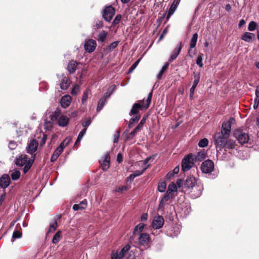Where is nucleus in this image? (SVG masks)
Here are the masks:
<instances>
[{"instance_id":"obj_47","label":"nucleus","mask_w":259,"mask_h":259,"mask_svg":"<svg viewBox=\"0 0 259 259\" xmlns=\"http://www.w3.org/2000/svg\"><path fill=\"white\" fill-rule=\"evenodd\" d=\"M22 234L21 230H16L14 231L12 237L14 239L20 238L22 237Z\"/></svg>"},{"instance_id":"obj_5","label":"nucleus","mask_w":259,"mask_h":259,"mask_svg":"<svg viewBox=\"0 0 259 259\" xmlns=\"http://www.w3.org/2000/svg\"><path fill=\"white\" fill-rule=\"evenodd\" d=\"M235 121L234 118L231 117L229 120L224 121L222 123L221 131L219 133H222L225 137H229L231 133V124Z\"/></svg>"},{"instance_id":"obj_32","label":"nucleus","mask_w":259,"mask_h":259,"mask_svg":"<svg viewBox=\"0 0 259 259\" xmlns=\"http://www.w3.org/2000/svg\"><path fill=\"white\" fill-rule=\"evenodd\" d=\"M61 234H62V232L60 230L58 231L56 233V234L54 235V236L53 238V240H52V242L54 244H57L59 242V241L60 240L61 238Z\"/></svg>"},{"instance_id":"obj_13","label":"nucleus","mask_w":259,"mask_h":259,"mask_svg":"<svg viewBox=\"0 0 259 259\" xmlns=\"http://www.w3.org/2000/svg\"><path fill=\"white\" fill-rule=\"evenodd\" d=\"M38 143L35 139L31 140L28 144L27 147V152L32 155L33 153L36 151L38 147Z\"/></svg>"},{"instance_id":"obj_2","label":"nucleus","mask_w":259,"mask_h":259,"mask_svg":"<svg viewBox=\"0 0 259 259\" xmlns=\"http://www.w3.org/2000/svg\"><path fill=\"white\" fill-rule=\"evenodd\" d=\"M194 154L190 153L185 156L182 160V170L184 171H187L190 169L195 163L193 158Z\"/></svg>"},{"instance_id":"obj_21","label":"nucleus","mask_w":259,"mask_h":259,"mask_svg":"<svg viewBox=\"0 0 259 259\" xmlns=\"http://www.w3.org/2000/svg\"><path fill=\"white\" fill-rule=\"evenodd\" d=\"M237 144L236 141L232 139H227L225 143V146L224 148L225 151H227V150L234 149L236 148Z\"/></svg>"},{"instance_id":"obj_44","label":"nucleus","mask_w":259,"mask_h":259,"mask_svg":"<svg viewBox=\"0 0 259 259\" xmlns=\"http://www.w3.org/2000/svg\"><path fill=\"white\" fill-rule=\"evenodd\" d=\"M145 227V225L143 223H140L138 225H137L134 230L133 233L134 234H136L137 231H139L140 232H142Z\"/></svg>"},{"instance_id":"obj_1","label":"nucleus","mask_w":259,"mask_h":259,"mask_svg":"<svg viewBox=\"0 0 259 259\" xmlns=\"http://www.w3.org/2000/svg\"><path fill=\"white\" fill-rule=\"evenodd\" d=\"M153 93L152 91L149 93L148 97L145 101L146 104H144V100H139L138 103H136L133 105L132 108L130 112V115H135L137 116L140 114V110H143L144 109H147L150 105L151 102V99L152 97Z\"/></svg>"},{"instance_id":"obj_61","label":"nucleus","mask_w":259,"mask_h":259,"mask_svg":"<svg viewBox=\"0 0 259 259\" xmlns=\"http://www.w3.org/2000/svg\"><path fill=\"white\" fill-rule=\"evenodd\" d=\"M143 125L144 124L140 122L139 124L134 129L138 133L142 130Z\"/></svg>"},{"instance_id":"obj_53","label":"nucleus","mask_w":259,"mask_h":259,"mask_svg":"<svg viewBox=\"0 0 259 259\" xmlns=\"http://www.w3.org/2000/svg\"><path fill=\"white\" fill-rule=\"evenodd\" d=\"M87 131V128H84L83 130H82L80 133H79L78 135V141H81L83 136L85 134Z\"/></svg>"},{"instance_id":"obj_34","label":"nucleus","mask_w":259,"mask_h":259,"mask_svg":"<svg viewBox=\"0 0 259 259\" xmlns=\"http://www.w3.org/2000/svg\"><path fill=\"white\" fill-rule=\"evenodd\" d=\"M106 99L104 97L102 98L98 102V106L97 107V111L99 112L103 108L106 102Z\"/></svg>"},{"instance_id":"obj_25","label":"nucleus","mask_w":259,"mask_h":259,"mask_svg":"<svg viewBox=\"0 0 259 259\" xmlns=\"http://www.w3.org/2000/svg\"><path fill=\"white\" fill-rule=\"evenodd\" d=\"M70 81L66 76H63L60 82V88L61 90H67L70 86Z\"/></svg>"},{"instance_id":"obj_17","label":"nucleus","mask_w":259,"mask_h":259,"mask_svg":"<svg viewBox=\"0 0 259 259\" xmlns=\"http://www.w3.org/2000/svg\"><path fill=\"white\" fill-rule=\"evenodd\" d=\"M180 0H174L172 4L171 5L168 14L166 16V20H168L170 16L174 13L176 10L178 6L180 3Z\"/></svg>"},{"instance_id":"obj_60","label":"nucleus","mask_w":259,"mask_h":259,"mask_svg":"<svg viewBox=\"0 0 259 259\" xmlns=\"http://www.w3.org/2000/svg\"><path fill=\"white\" fill-rule=\"evenodd\" d=\"M79 90V87L77 85H76L74 87L71 91V94L72 95H76L77 94V92Z\"/></svg>"},{"instance_id":"obj_57","label":"nucleus","mask_w":259,"mask_h":259,"mask_svg":"<svg viewBox=\"0 0 259 259\" xmlns=\"http://www.w3.org/2000/svg\"><path fill=\"white\" fill-rule=\"evenodd\" d=\"M180 171V167H179V166H176L173 170V171H172V173L170 174V173H168V175H169V178L171 177V176H173L175 174H177L179 173Z\"/></svg>"},{"instance_id":"obj_40","label":"nucleus","mask_w":259,"mask_h":259,"mask_svg":"<svg viewBox=\"0 0 259 259\" xmlns=\"http://www.w3.org/2000/svg\"><path fill=\"white\" fill-rule=\"evenodd\" d=\"M150 166V164H148L147 166H146L144 168H143L142 170H135L133 173V175H134V177L136 178L137 177L140 176L142 175L145 171L146 170L149 168Z\"/></svg>"},{"instance_id":"obj_45","label":"nucleus","mask_w":259,"mask_h":259,"mask_svg":"<svg viewBox=\"0 0 259 259\" xmlns=\"http://www.w3.org/2000/svg\"><path fill=\"white\" fill-rule=\"evenodd\" d=\"M137 133L138 132L134 129L131 133L128 134V136H126V137L125 138V142L132 140Z\"/></svg>"},{"instance_id":"obj_23","label":"nucleus","mask_w":259,"mask_h":259,"mask_svg":"<svg viewBox=\"0 0 259 259\" xmlns=\"http://www.w3.org/2000/svg\"><path fill=\"white\" fill-rule=\"evenodd\" d=\"M27 156L21 155L15 160V164L19 166H22L24 165L28 161Z\"/></svg>"},{"instance_id":"obj_46","label":"nucleus","mask_w":259,"mask_h":259,"mask_svg":"<svg viewBox=\"0 0 259 259\" xmlns=\"http://www.w3.org/2000/svg\"><path fill=\"white\" fill-rule=\"evenodd\" d=\"M208 140L206 138H203L202 139H201L199 143H198V146L200 147H206L208 145Z\"/></svg>"},{"instance_id":"obj_52","label":"nucleus","mask_w":259,"mask_h":259,"mask_svg":"<svg viewBox=\"0 0 259 259\" xmlns=\"http://www.w3.org/2000/svg\"><path fill=\"white\" fill-rule=\"evenodd\" d=\"M45 128L47 130H51L53 126V124L51 121H47L45 123Z\"/></svg>"},{"instance_id":"obj_14","label":"nucleus","mask_w":259,"mask_h":259,"mask_svg":"<svg viewBox=\"0 0 259 259\" xmlns=\"http://www.w3.org/2000/svg\"><path fill=\"white\" fill-rule=\"evenodd\" d=\"M197 180L193 176L188 177L184 182L185 187H187L189 189L193 188L196 184Z\"/></svg>"},{"instance_id":"obj_8","label":"nucleus","mask_w":259,"mask_h":259,"mask_svg":"<svg viewBox=\"0 0 259 259\" xmlns=\"http://www.w3.org/2000/svg\"><path fill=\"white\" fill-rule=\"evenodd\" d=\"M97 47L96 41L93 39H89L85 41L84 48L88 53H92L95 51Z\"/></svg>"},{"instance_id":"obj_26","label":"nucleus","mask_w":259,"mask_h":259,"mask_svg":"<svg viewBox=\"0 0 259 259\" xmlns=\"http://www.w3.org/2000/svg\"><path fill=\"white\" fill-rule=\"evenodd\" d=\"M35 158V154H34L33 155L31 156V159H29L25 164V166L23 168V172L24 174H26L28 172V171L30 169L32 165V164Z\"/></svg>"},{"instance_id":"obj_37","label":"nucleus","mask_w":259,"mask_h":259,"mask_svg":"<svg viewBox=\"0 0 259 259\" xmlns=\"http://www.w3.org/2000/svg\"><path fill=\"white\" fill-rule=\"evenodd\" d=\"M175 194L170 193L169 191H167L164 195L163 197L161 198L163 200L167 201L170 199H172L174 198Z\"/></svg>"},{"instance_id":"obj_48","label":"nucleus","mask_w":259,"mask_h":259,"mask_svg":"<svg viewBox=\"0 0 259 259\" xmlns=\"http://www.w3.org/2000/svg\"><path fill=\"white\" fill-rule=\"evenodd\" d=\"M257 26V23L254 21H251L249 22L248 26V29L249 31H254Z\"/></svg>"},{"instance_id":"obj_39","label":"nucleus","mask_w":259,"mask_h":259,"mask_svg":"<svg viewBox=\"0 0 259 259\" xmlns=\"http://www.w3.org/2000/svg\"><path fill=\"white\" fill-rule=\"evenodd\" d=\"M115 89V85H113L111 86L110 87H109L105 95L104 96V97L106 99H108V98H110L111 95L112 94V93L113 92Z\"/></svg>"},{"instance_id":"obj_27","label":"nucleus","mask_w":259,"mask_h":259,"mask_svg":"<svg viewBox=\"0 0 259 259\" xmlns=\"http://www.w3.org/2000/svg\"><path fill=\"white\" fill-rule=\"evenodd\" d=\"M69 118L65 115H61L58 120V124L60 126L64 127L67 125Z\"/></svg>"},{"instance_id":"obj_3","label":"nucleus","mask_w":259,"mask_h":259,"mask_svg":"<svg viewBox=\"0 0 259 259\" xmlns=\"http://www.w3.org/2000/svg\"><path fill=\"white\" fill-rule=\"evenodd\" d=\"M213 138L216 148L222 150L225 146L226 141H227L229 137H225L222 133H216Z\"/></svg>"},{"instance_id":"obj_18","label":"nucleus","mask_w":259,"mask_h":259,"mask_svg":"<svg viewBox=\"0 0 259 259\" xmlns=\"http://www.w3.org/2000/svg\"><path fill=\"white\" fill-rule=\"evenodd\" d=\"M71 98L69 95H65L63 96L60 100V104L62 107L64 108H67L70 104Z\"/></svg>"},{"instance_id":"obj_36","label":"nucleus","mask_w":259,"mask_h":259,"mask_svg":"<svg viewBox=\"0 0 259 259\" xmlns=\"http://www.w3.org/2000/svg\"><path fill=\"white\" fill-rule=\"evenodd\" d=\"M167 191L175 194V193L177 191V185L174 183L170 184L168 186Z\"/></svg>"},{"instance_id":"obj_4","label":"nucleus","mask_w":259,"mask_h":259,"mask_svg":"<svg viewBox=\"0 0 259 259\" xmlns=\"http://www.w3.org/2000/svg\"><path fill=\"white\" fill-rule=\"evenodd\" d=\"M234 135L238 140L239 143L241 145L247 143L249 139L248 134L241 130H236L234 133Z\"/></svg>"},{"instance_id":"obj_19","label":"nucleus","mask_w":259,"mask_h":259,"mask_svg":"<svg viewBox=\"0 0 259 259\" xmlns=\"http://www.w3.org/2000/svg\"><path fill=\"white\" fill-rule=\"evenodd\" d=\"M78 65V63L76 61L74 60H70L67 66V70L70 74L74 73L76 70L77 66Z\"/></svg>"},{"instance_id":"obj_59","label":"nucleus","mask_w":259,"mask_h":259,"mask_svg":"<svg viewBox=\"0 0 259 259\" xmlns=\"http://www.w3.org/2000/svg\"><path fill=\"white\" fill-rule=\"evenodd\" d=\"M119 136H120V131H118L114 135V140H113L114 143H117L119 138Z\"/></svg>"},{"instance_id":"obj_38","label":"nucleus","mask_w":259,"mask_h":259,"mask_svg":"<svg viewBox=\"0 0 259 259\" xmlns=\"http://www.w3.org/2000/svg\"><path fill=\"white\" fill-rule=\"evenodd\" d=\"M166 188V184L164 181L160 182L158 183L157 190L160 192H163L165 191Z\"/></svg>"},{"instance_id":"obj_20","label":"nucleus","mask_w":259,"mask_h":259,"mask_svg":"<svg viewBox=\"0 0 259 259\" xmlns=\"http://www.w3.org/2000/svg\"><path fill=\"white\" fill-rule=\"evenodd\" d=\"M88 205V202L86 199H84L79 204H75L73 205L72 209L74 211L82 210L84 209Z\"/></svg>"},{"instance_id":"obj_51","label":"nucleus","mask_w":259,"mask_h":259,"mask_svg":"<svg viewBox=\"0 0 259 259\" xmlns=\"http://www.w3.org/2000/svg\"><path fill=\"white\" fill-rule=\"evenodd\" d=\"M119 41H115L113 42H112L108 47V49L110 50V51L113 50L115 48L117 47L119 44Z\"/></svg>"},{"instance_id":"obj_30","label":"nucleus","mask_w":259,"mask_h":259,"mask_svg":"<svg viewBox=\"0 0 259 259\" xmlns=\"http://www.w3.org/2000/svg\"><path fill=\"white\" fill-rule=\"evenodd\" d=\"M198 36V35L197 33H195L193 35V36L190 41V48L191 49L195 48L197 41Z\"/></svg>"},{"instance_id":"obj_42","label":"nucleus","mask_w":259,"mask_h":259,"mask_svg":"<svg viewBox=\"0 0 259 259\" xmlns=\"http://www.w3.org/2000/svg\"><path fill=\"white\" fill-rule=\"evenodd\" d=\"M20 175L21 173L20 171L16 170L11 174V177L12 180L16 181L20 178Z\"/></svg>"},{"instance_id":"obj_11","label":"nucleus","mask_w":259,"mask_h":259,"mask_svg":"<svg viewBox=\"0 0 259 259\" xmlns=\"http://www.w3.org/2000/svg\"><path fill=\"white\" fill-rule=\"evenodd\" d=\"M150 236L147 233H141L139 238V244L144 246H147L150 241Z\"/></svg>"},{"instance_id":"obj_64","label":"nucleus","mask_w":259,"mask_h":259,"mask_svg":"<svg viewBox=\"0 0 259 259\" xmlns=\"http://www.w3.org/2000/svg\"><path fill=\"white\" fill-rule=\"evenodd\" d=\"M88 93L86 92L84 93L83 94V96H82V103L83 104H84L86 102V101L88 99Z\"/></svg>"},{"instance_id":"obj_7","label":"nucleus","mask_w":259,"mask_h":259,"mask_svg":"<svg viewBox=\"0 0 259 259\" xmlns=\"http://www.w3.org/2000/svg\"><path fill=\"white\" fill-rule=\"evenodd\" d=\"M115 13V9L111 6L106 7L103 12V17L105 20L109 22Z\"/></svg>"},{"instance_id":"obj_33","label":"nucleus","mask_w":259,"mask_h":259,"mask_svg":"<svg viewBox=\"0 0 259 259\" xmlns=\"http://www.w3.org/2000/svg\"><path fill=\"white\" fill-rule=\"evenodd\" d=\"M169 66V62H166L165 63L164 65L162 67L161 70L159 72V73L157 75V78L158 79H161L162 78V76L163 74H164L165 70L167 69L168 67Z\"/></svg>"},{"instance_id":"obj_55","label":"nucleus","mask_w":259,"mask_h":259,"mask_svg":"<svg viewBox=\"0 0 259 259\" xmlns=\"http://www.w3.org/2000/svg\"><path fill=\"white\" fill-rule=\"evenodd\" d=\"M139 62V60H137L131 66V67L129 68L128 69V73H131L133 72V71L136 68V67L137 66L138 63Z\"/></svg>"},{"instance_id":"obj_49","label":"nucleus","mask_w":259,"mask_h":259,"mask_svg":"<svg viewBox=\"0 0 259 259\" xmlns=\"http://www.w3.org/2000/svg\"><path fill=\"white\" fill-rule=\"evenodd\" d=\"M121 18H122V17H121V15L118 14V15H116V16L115 17L113 21L112 22V25L114 26L117 25L120 21Z\"/></svg>"},{"instance_id":"obj_35","label":"nucleus","mask_w":259,"mask_h":259,"mask_svg":"<svg viewBox=\"0 0 259 259\" xmlns=\"http://www.w3.org/2000/svg\"><path fill=\"white\" fill-rule=\"evenodd\" d=\"M57 228V221L55 220L54 222L50 225L49 229L48 230L46 235H48L49 233L54 232Z\"/></svg>"},{"instance_id":"obj_50","label":"nucleus","mask_w":259,"mask_h":259,"mask_svg":"<svg viewBox=\"0 0 259 259\" xmlns=\"http://www.w3.org/2000/svg\"><path fill=\"white\" fill-rule=\"evenodd\" d=\"M103 23L102 21L97 20L96 21L95 25H94L95 29H99L103 27Z\"/></svg>"},{"instance_id":"obj_43","label":"nucleus","mask_w":259,"mask_h":259,"mask_svg":"<svg viewBox=\"0 0 259 259\" xmlns=\"http://www.w3.org/2000/svg\"><path fill=\"white\" fill-rule=\"evenodd\" d=\"M72 138L70 137L66 138L60 144V146H62V147L64 148L66 147L69 143L71 141Z\"/></svg>"},{"instance_id":"obj_29","label":"nucleus","mask_w":259,"mask_h":259,"mask_svg":"<svg viewBox=\"0 0 259 259\" xmlns=\"http://www.w3.org/2000/svg\"><path fill=\"white\" fill-rule=\"evenodd\" d=\"M107 32L105 30H102L98 35L97 39L98 41L104 42L107 37Z\"/></svg>"},{"instance_id":"obj_10","label":"nucleus","mask_w":259,"mask_h":259,"mask_svg":"<svg viewBox=\"0 0 259 259\" xmlns=\"http://www.w3.org/2000/svg\"><path fill=\"white\" fill-rule=\"evenodd\" d=\"M164 224V219L161 215H157L153 221L152 226L155 229L161 228Z\"/></svg>"},{"instance_id":"obj_15","label":"nucleus","mask_w":259,"mask_h":259,"mask_svg":"<svg viewBox=\"0 0 259 259\" xmlns=\"http://www.w3.org/2000/svg\"><path fill=\"white\" fill-rule=\"evenodd\" d=\"M110 156L109 153H107L102 162H100L102 168L104 171H106L110 166Z\"/></svg>"},{"instance_id":"obj_41","label":"nucleus","mask_w":259,"mask_h":259,"mask_svg":"<svg viewBox=\"0 0 259 259\" xmlns=\"http://www.w3.org/2000/svg\"><path fill=\"white\" fill-rule=\"evenodd\" d=\"M203 56V54L199 53L196 59V63L197 65H198L200 68H202L203 66L202 63Z\"/></svg>"},{"instance_id":"obj_62","label":"nucleus","mask_w":259,"mask_h":259,"mask_svg":"<svg viewBox=\"0 0 259 259\" xmlns=\"http://www.w3.org/2000/svg\"><path fill=\"white\" fill-rule=\"evenodd\" d=\"M259 105V99L255 98L254 100L253 108L256 109L258 108Z\"/></svg>"},{"instance_id":"obj_24","label":"nucleus","mask_w":259,"mask_h":259,"mask_svg":"<svg viewBox=\"0 0 259 259\" xmlns=\"http://www.w3.org/2000/svg\"><path fill=\"white\" fill-rule=\"evenodd\" d=\"M206 156L207 153L203 149L198 152L196 155L194 154L193 158L194 159L195 161H202L206 158Z\"/></svg>"},{"instance_id":"obj_9","label":"nucleus","mask_w":259,"mask_h":259,"mask_svg":"<svg viewBox=\"0 0 259 259\" xmlns=\"http://www.w3.org/2000/svg\"><path fill=\"white\" fill-rule=\"evenodd\" d=\"M183 47L182 42H180L176 48L174 50L172 54L170 55L168 59V62L171 63L173 61L176 59L179 54L180 53L181 50Z\"/></svg>"},{"instance_id":"obj_54","label":"nucleus","mask_w":259,"mask_h":259,"mask_svg":"<svg viewBox=\"0 0 259 259\" xmlns=\"http://www.w3.org/2000/svg\"><path fill=\"white\" fill-rule=\"evenodd\" d=\"M128 189H129L128 187L125 186H121V187H119L117 188L116 189V192H121L124 191H127Z\"/></svg>"},{"instance_id":"obj_6","label":"nucleus","mask_w":259,"mask_h":259,"mask_svg":"<svg viewBox=\"0 0 259 259\" xmlns=\"http://www.w3.org/2000/svg\"><path fill=\"white\" fill-rule=\"evenodd\" d=\"M200 168L203 173H210L214 169V163L210 159L205 160L202 163Z\"/></svg>"},{"instance_id":"obj_63","label":"nucleus","mask_w":259,"mask_h":259,"mask_svg":"<svg viewBox=\"0 0 259 259\" xmlns=\"http://www.w3.org/2000/svg\"><path fill=\"white\" fill-rule=\"evenodd\" d=\"M123 157L121 153H118L117 156V161L118 163H120L122 161Z\"/></svg>"},{"instance_id":"obj_16","label":"nucleus","mask_w":259,"mask_h":259,"mask_svg":"<svg viewBox=\"0 0 259 259\" xmlns=\"http://www.w3.org/2000/svg\"><path fill=\"white\" fill-rule=\"evenodd\" d=\"M241 39L247 42H252L255 40V35L254 33L246 32L241 36Z\"/></svg>"},{"instance_id":"obj_12","label":"nucleus","mask_w":259,"mask_h":259,"mask_svg":"<svg viewBox=\"0 0 259 259\" xmlns=\"http://www.w3.org/2000/svg\"><path fill=\"white\" fill-rule=\"evenodd\" d=\"M10 177L9 175L4 174L0 178V187L5 189L10 185Z\"/></svg>"},{"instance_id":"obj_28","label":"nucleus","mask_w":259,"mask_h":259,"mask_svg":"<svg viewBox=\"0 0 259 259\" xmlns=\"http://www.w3.org/2000/svg\"><path fill=\"white\" fill-rule=\"evenodd\" d=\"M140 115H138L137 116H135V117H133L132 118H131L128 122V128L129 129L132 128L134 126L135 123H137L140 119Z\"/></svg>"},{"instance_id":"obj_58","label":"nucleus","mask_w":259,"mask_h":259,"mask_svg":"<svg viewBox=\"0 0 259 259\" xmlns=\"http://www.w3.org/2000/svg\"><path fill=\"white\" fill-rule=\"evenodd\" d=\"M91 123V118H88L86 120L82 122V126L84 127V128H86L87 126H88Z\"/></svg>"},{"instance_id":"obj_56","label":"nucleus","mask_w":259,"mask_h":259,"mask_svg":"<svg viewBox=\"0 0 259 259\" xmlns=\"http://www.w3.org/2000/svg\"><path fill=\"white\" fill-rule=\"evenodd\" d=\"M196 85H192V87L191 88L190 90V99H192L193 98L195 90L196 88Z\"/></svg>"},{"instance_id":"obj_31","label":"nucleus","mask_w":259,"mask_h":259,"mask_svg":"<svg viewBox=\"0 0 259 259\" xmlns=\"http://www.w3.org/2000/svg\"><path fill=\"white\" fill-rule=\"evenodd\" d=\"M61 114V110L57 108L56 110L50 115L51 120L52 121L56 120Z\"/></svg>"},{"instance_id":"obj_22","label":"nucleus","mask_w":259,"mask_h":259,"mask_svg":"<svg viewBox=\"0 0 259 259\" xmlns=\"http://www.w3.org/2000/svg\"><path fill=\"white\" fill-rule=\"evenodd\" d=\"M131 246L130 245L127 244L125 245L119 253H117L119 256V259H122L123 257H125L128 254H129V250Z\"/></svg>"}]
</instances>
